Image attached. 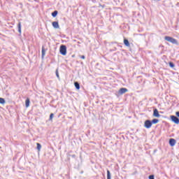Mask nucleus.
<instances>
[{
	"mask_svg": "<svg viewBox=\"0 0 179 179\" xmlns=\"http://www.w3.org/2000/svg\"><path fill=\"white\" fill-rule=\"evenodd\" d=\"M164 40H166V41H168L169 43H171L172 44H178V41L171 36H165Z\"/></svg>",
	"mask_w": 179,
	"mask_h": 179,
	"instance_id": "nucleus-1",
	"label": "nucleus"
},
{
	"mask_svg": "<svg viewBox=\"0 0 179 179\" xmlns=\"http://www.w3.org/2000/svg\"><path fill=\"white\" fill-rule=\"evenodd\" d=\"M59 52L62 55H66V46L62 45L59 48Z\"/></svg>",
	"mask_w": 179,
	"mask_h": 179,
	"instance_id": "nucleus-2",
	"label": "nucleus"
},
{
	"mask_svg": "<svg viewBox=\"0 0 179 179\" xmlns=\"http://www.w3.org/2000/svg\"><path fill=\"white\" fill-rule=\"evenodd\" d=\"M152 121L148 120H145L144 122V127L145 128H146L147 129H149L150 128H152Z\"/></svg>",
	"mask_w": 179,
	"mask_h": 179,
	"instance_id": "nucleus-3",
	"label": "nucleus"
},
{
	"mask_svg": "<svg viewBox=\"0 0 179 179\" xmlns=\"http://www.w3.org/2000/svg\"><path fill=\"white\" fill-rule=\"evenodd\" d=\"M170 118L171 120V122H174V124H179V119H178V117H176L174 115H171Z\"/></svg>",
	"mask_w": 179,
	"mask_h": 179,
	"instance_id": "nucleus-4",
	"label": "nucleus"
},
{
	"mask_svg": "<svg viewBox=\"0 0 179 179\" xmlns=\"http://www.w3.org/2000/svg\"><path fill=\"white\" fill-rule=\"evenodd\" d=\"M127 92H128L127 88H122L119 90L118 93L119 94H124V93H127Z\"/></svg>",
	"mask_w": 179,
	"mask_h": 179,
	"instance_id": "nucleus-5",
	"label": "nucleus"
},
{
	"mask_svg": "<svg viewBox=\"0 0 179 179\" xmlns=\"http://www.w3.org/2000/svg\"><path fill=\"white\" fill-rule=\"evenodd\" d=\"M153 116L156 117L157 118H159V117H160V114H159V110H157V109L154 110Z\"/></svg>",
	"mask_w": 179,
	"mask_h": 179,
	"instance_id": "nucleus-6",
	"label": "nucleus"
},
{
	"mask_svg": "<svg viewBox=\"0 0 179 179\" xmlns=\"http://www.w3.org/2000/svg\"><path fill=\"white\" fill-rule=\"evenodd\" d=\"M52 24L54 29H59V24H58V22H53Z\"/></svg>",
	"mask_w": 179,
	"mask_h": 179,
	"instance_id": "nucleus-7",
	"label": "nucleus"
},
{
	"mask_svg": "<svg viewBox=\"0 0 179 179\" xmlns=\"http://www.w3.org/2000/svg\"><path fill=\"white\" fill-rule=\"evenodd\" d=\"M169 145L174 146L176 145V140L174 138H171L169 140Z\"/></svg>",
	"mask_w": 179,
	"mask_h": 179,
	"instance_id": "nucleus-8",
	"label": "nucleus"
},
{
	"mask_svg": "<svg viewBox=\"0 0 179 179\" xmlns=\"http://www.w3.org/2000/svg\"><path fill=\"white\" fill-rule=\"evenodd\" d=\"M25 106L27 108L30 107V99H27L25 101Z\"/></svg>",
	"mask_w": 179,
	"mask_h": 179,
	"instance_id": "nucleus-9",
	"label": "nucleus"
},
{
	"mask_svg": "<svg viewBox=\"0 0 179 179\" xmlns=\"http://www.w3.org/2000/svg\"><path fill=\"white\" fill-rule=\"evenodd\" d=\"M74 86H75L76 89H77V90H79L80 89V85H79V83L78 82H76L74 83Z\"/></svg>",
	"mask_w": 179,
	"mask_h": 179,
	"instance_id": "nucleus-10",
	"label": "nucleus"
},
{
	"mask_svg": "<svg viewBox=\"0 0 179 179\" xmlns=\"http://www.w3.org/2000/svg\"><path fill=\"white\" fill-rule=\"evenodd\" d=\"M36 149L38 150V152H40V150H41V144L37 143H36Z\"/></svg>",
	"mask_w": 179,
	"mask_h": 179,
	"instance_id": "nucleus-11",
	"label": "nucleus"
},
{
	"mask_svg": "<svg viewBox=\"0 0 179 179\" xmlns=\"http://www.w3.org/2000/svg\"><path fill=\"white\" fill-rule=\"evenodd\" d=\"M124 44L127 47H129V41H128V39H124Z\"/></svg>",
	"mask_w": 179,
	"mask_h": 179,
	"instance_id": "nucleus-12",
	"label": "nucleus"
},
{
	"mask_svg": "<svg viewBox=\"0 0 179 179\" xmlns=\"http://www.w3.org/2000/svg\"><path fill=\"white\" fill-rule=\"evenodd\" d=\"M107 179H111V173H110V171H107Z\"/></svg>",
	"mask_w": 179,
	"mask_h": 179,
	"instance_id": "nucleus-13",
	"label": "nucleus"
},
{
	"mask_svg": "<svg viewBox=\"0 0 179 179\" xmlns=\"http://www.w3.org/2000/svg\"><path fill=\"white\" fill-rule=\"evenodd\" d=\"M57 15H58V11H54L52 13V16L53 17H57Z\"/></svg>",
	"mask_w": 179,
	"mask_h": 179,
	"instance_id": "nucleus-14",
	"label": "nucleus"
},
{
	"mask_svg": "<svg viewBox=\"0 0 179 179\" xmlns=\"http://www.w3.org/2000/svg\"><path fill=\"white\" fill-rule=\"evenodd\" d=\"M18 31L19 33H22V25L20 23L18 24Z\"/></svg>",
	"mask_w": 179,
	"mask_h": 179,
	"instance_id": "nucleus-15",
	"label": "nucleus"
},
{
	"mask_svg": "<svg viewBox=\"0 0 179 179\" xmlns=\"http://www.w3.org/2000/svg\"><path fill=\"white\" fill-rule=\"evenodd\" d=\"M6 101L3 98H0V104H5Z\"/></svg>",
	"mask_w": 179,
	"mask_h": 179,
	"instance_id": "nucleus-16",
	"label": "nucleus"
},
{
	"mask_svg": "<svg viewBox=\"0 0 179 179\" xmlns=\"http://www.w3.org/2000/svg\"><path fill=\"white\" fill-rule=\"evenodd\" d=\"M151 122H152V124H157L159 122V120L153 119Z\"/></svg>",
	"mask_w": 179,
	"mask_h": 179,
	"instance_id": "nucleus-17",
	"label": "nucleus"
},
{
	"mask_svg": "<svg viewBox=\"0 0 179 179\" xmlns=\"http://www.w3.org/2000/svg\"><path fill=\"white\" fill-rule=\"evenodd\" d=\"M45 57V50L44 48L42 49V58H44Z\"/></svg>",
	"mask_w": 179,
	"mask_h": 179,
	"instance_id": "nucleus-18",
	"label": "nucleus"
},
{
	"mask_svg": "<svg viewBox=\"0 0 179 179\" xmlns=\"http://www.w3.org/2000/svg\"><path fill=\"white\" fill-rule=\"evenodd\" d=\"M52 118H54V113H51L50 115V120L52 121Z\"/></svg>",
	"mask_w": 179,
	"mask_h": 179,
	"instance_id": "nucleus-19",
	"label": "nucleus"
},
{
	"mask_svg": "<svg viewBox=\"0 0 179 179\" xmlns=\"http://www.w3.org/2000/svg\"><path fill=\"white\" fill-rule=\"evenodd\" d=\"M169 66H170L171 68H174V64H173V62H170V63H169Z\"/></svg>",
	"mask_w": 179,
	"mask_h": 179,
	"instance_id": "nucleus-20",
	"label": "nucleus"
},
{
	"mask_svg": "<svg viewBox=\"0 0 179 179\" xmlns=\"http://www.w3.org/2000/svg\"><path fill=\"white\" fill-rule=\"evenodd\" d=\"M149 179H155V176L153 175L150 176Z\"/></svg>",
	"mask_w": 179,
	"mask_h": 179,
	"instance_id": "nucleus-21",
	"label": "nucleus"
},
{
	"mask_svg": "<svg viewBox=\"0 0 179 179\" xmlns=\"http://www.w3.org/2000/svg\"><path fill=\"white\" fill-rule=\"evenodd\" d=\"M176 115H177L179 117V112H176Z\"/></svg>",
	"mask_w": 179,
	"mask_h": 179,
	"instance_id": "nucleus-22",
	"label": "nucleus"
},
{
	"mask_svg": "<svg viewBox=\"0 0 179 179\" xmlns=\"http://www.w3.org/2000/svg\"><path fill=\"white\" fill-rule=\"evenodd\" d=\"M81 58H82V59H85V56L83 55V56H81Z\"/></svg>",
	"mask_w": 179,
	"mask_h": 179,
	"instance_id": "nucleus-23",
	"label": "nucleus"
},
{
	"mask_svg": "<svg viewBox=\"0 0 179 179\" xmlns=\"http://www.w3.org/2000/svg\"><path fill=\"white\" fill-rule=\"evenodd\" d=\"M57 77L59 78V74L57 73Z\"/></svg>",
	"mask_w": 179,
	"mask_h": 179,
	"instance_id": "nucleus-24",
	"label": "nucleus"
},
{
	"mask_svg": "<svg viewBox=\"0 0 179 179\" xmlns=\"http://www.w3.org/2000/svg\"><path fill=\"white\" fill-rule=\"evenodd\" d=\"M72 58H75V55H72Z\"/></svg>",
	"mask_w": 179,
	"mask_h": 179,
	"instance_id": "nucleus-25",
	"label": "nucleus"
},
{
	"mask_svg": "<svg viewBox=\"0 0 179 179\" xmlns=\"http://www.w3.org/2000/svg\"><path fill=\"white\" fill-rule=\"evenodd\" d=\"M158 1H160V0H158Z\"/></svg>",
	"mask_w": 179,
	"mask_h": 179,
	"instance_id": "nucleus-26",
	"label": "nucleus"
}]
</instances>
